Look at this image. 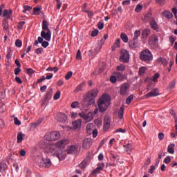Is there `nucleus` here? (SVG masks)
<instances>
[{
  "instance_id": "f257e3e1",
  "label": "nucleus",
  "mask_w": 177,
  "mask_h": 177,
  "mask_svg": "<svg viewBox=\"0 0 177 177\" xmlns=\"http://www.w3.org/2000/svg\"><path fill=\"white\" fill-rule=\"evenodd\" d=\"M110 106V97L106 94H103L102 96L98 100V107L101 113H104Z\"/></svg>"
},
{
  "instance_id": "f03ea898",
  "label": "nucleus",
  "mask_w": 177,
  "mask_h": 177,
  "mask_svg": "<svg viewBox=\"0 0 177 177\" xmlns=\"http://www.w3.org/2000/svg\"><path fill=\"white\" fill-rule=\"evenodd\" d=\"M41 27L43 30L41 32V37H42L45 41H50L52 39V32L50 29H49V23H48V21L43 20Z\"/></svg>"
},
{
  "instance_id": "7ed1b4c3",
  "label": "nucleus",
  "mask_w": 177,
  "mask_h": 177,
  "mask_svg": "<svg viewBox=\"0 0 177 177\" xmlns=\"http://www.w3.org/2000/svg\"><path fill=\"white\" fill-rule=\"evenodd\" d=\"M140 59L142 60V62H144V63H147V64H150L151 62H153V54L151 53V51L149 49H145L142 51H141L140 54Z\"/></svg>"
},
{
  "instance_id": "20e7f679",
  "label": "nucleus",
  "mask_w": 177,
  "mask_h": 177,
  "mask_svg": "<svg viewBox=\"0 0 177 177\" xmlns=\"http://www.w3.org/2000/svg\"><path fill=\"white\" fill-rule=\"evenodd\" d=\"M49 151L51 153V154H53V156L57 157L59 161H62L66 158V150L57 149L55 147H50Z\"/></svg>"
},
{
  "instance_id": "39448f33",
  "label": "nucleus",
  "mask_w": 177,
  "mask_h": 177,
  "mask_svg": "<svg viewBox=\"0 0 177 177\" xmlns=\"http://www.w3.org/2000/svg\"><path fill=\"white\" fill-rule=\"evenodd\" d=\"M44 138L46 140H57L60 139V133L59 131H52L46 134Z\"/></svg>"
},
{
  "instance_id": "423d86ee",
  "label": "nucleus",
  "mask_w": 177,
  "mask_h": 177,
  "mask_svg": "<svg viewBox=\"0 0 177 177\" xmlns=\"http://www.w3.org/2000/svg\"><path fill=\"white\" fill-rule=\"evenodd\" d=\"M120 60L122 63H128V62H129V51L126 49H122L120 51Z\"/></svg>"
},
{
  "instance_id": "0eeeda50",
  "label": "nucleus",
  "mask_w": 177,
  "mask_h": 177,
  "mask_svg": "<svg viewBox=\"0 0 177 177\" xmlns=\"http://www.w3.org/2000/svg\"><path fill=\"white\" fill-rule=\"evenodd\" d=\"M149 44L151 49H156V48H158V37H157L156 35L150 37L149 39Z\"/></svg>"
},
{
  "instance_id": "6e6552de",
  "label": "nucleus",
  "mask_w": 177,
  "mask_h": 177,
  "mask_svg": "<svg viewBox=\"0 0 177 177\" xmlns=\"http://www.w3.org/2000/svg\"><path fill=\"white\" fill-rule=\"evenodd\" d=\"M128 92H129V84H122L120 87V95H121V96H127Z\"/></svg>"
},
{
  "instance_id": "1a4fd4ad",
  "label": "nucleus",
  "mask_w": 177,
  "mask_h": 177,
  "mask_svg": "<svg viewBox=\"0 0 177 177\" xmlns=\"http://www.w3.org/2000/svg\"><path fill=\"white\" fill-rule=\"evenodd\" d=\"M80 117L83 118L86 122H89L93 120V113L89 112L87 114L84 112H81L79 113Z\"/></svg>"
},
{
  "instance_id": "9d476101",
  "label": "nucleus",
  "mask_w": 177,
  "mask_h": 177,
  "mask_svg": "<svg viewBox=\"0 0 177 177\" xmlns=\"http://www.w3.org/2000/svg\"><path fill=\"white\" fill-rule=\"evenodd\" d=\"M55 120H56L58 122L64 123L66 121H67V115L59 112L55 115Z\"/></svg>"
},
{
  "instance_id": "9b49d317",
  "label": "nucleus",
  "mask_w": 177,
  "mask_h": 177,
  "mask_svg": "<svg viewBox=\"0 0 177 177\" xmlns=\"http://www.w3.org/2000/svg\"><path fill=\"white\" fill-rule=\"evenodd\" d=\"M111 118L110 116H105L104 118V131H108L111 127Z\"/></svg>"
},
{
  "instance_id": "f8f14e48",
  "label": "nucleus",
  "mask_w": 177,
  "mask_h": 177,
  "mask_svg": "<svg viewBox=\"0 0 177 177\" xmlns=\"http://www.w3.org/2000/svg\"><path fill=\"white\" fill-rule=\"evenodd\" d=\"M39 165L43 168H49V167L52 165V162H50V159L49 158H43L40 162Z\"/></svg>"
},
{
  "instance_id": "ddd939ff",
  "label": "nucleus",
  "mask_w": 177,
  "mask_h": 177,
  "mask_svg": "<svg viewBox=\"0 0 177 177\" xmlns=\"http://www.w3.org/2000/svg\"><path fill=\"white\" fill-rule=\"evenodd\" d=\"M67 154H77L78 153V147L77 145H71L66 149Z\"/></svg>"
},
{
  "instance_id": "4468645a",
  "label": "nucleus",
  "mask_w": 177,
  "mask_h": 177,
  "mask_svg": "<svg viewBox=\"0 0 177 177\" xmlns=\"http://www.w3.org/2000/svg\"><path fill=\"white\" fill-rule=\"evenodd\" d=\"M97 93H99V91H97L96 88H94L87 93L86 97L95 99V97L97 96Z\"/></svg>"
},
{
  "instance_id": "2eb2a0df",
  "label": "nucleus",
  "mask_w": 177,
  "mask_h": 177,
  "mask_svg": "<svg viewBox=\"0 0 177 177\" xmlns=\"http://www.w3.org/2000/svg\"><path fill=\"white\" fill-rule=\"evenodd\" d=\"M69 141L67 139H64L58 141L57 142L55 143V146L57 149H60L62 147H64L66 145H68Z\"/></svg>"
},
{
  "instance_id": "dca6fc26",
  "label": "nucleus",
  "mask_w": 177,
  "mask_h": 177,
  "mask_svg": "<svg viewBox=\"0 0 177 177\" xmlns=\"http://www.w3.org/2000/svg\"><path fill=\"white\" fill-rule=\"evenodd\" d=\"M160 95V91L158 88H153L151 92L146 94V97H154Z\"/></svg>"
},
{
  "instance_id": "f3484780",
  "label": "nucleus",
  "mask_w": 177,
  "mask_h": 177,
  "mask_svg": "<svg viewBox=\"0 0 177 177\" xmlns=\"http://www.w3.org/2000/svg\"><path fill=\"white\" fill-rule=\"evenodd\" d=\"M92 146V139L91 138H86L83 141V149L88 150Z\"/></svg>"
},
{
  "instance_id": "a211bd4d",
  "label": "nucleus",
  "mask_w": 177,
  "mask_h": 177,
  "mask_svg": "<svg viewBox=\"0 0 177 177\" xmlns=\"http://www.w3.org/2000/svg\"><path fill=\"white\" fill-rule=\"evenodd\" d=\"M104 168V163H102V162L98 163L97 168L92 171V175H96V174H99L100 171H103Z\"/></svg>"
},
{
  "instance_id": "6ab92c4d",
  "label": "nucleus",
  "mask_w": 177,
  "mask_h": 177,
  "mask_svg": "<svg viewBox=\"0 0 177 177\" xmlns=\"http://www.w3.org/2000/svg\"><path fill=\"white\" fill-rule=\"evenodd\" d=\"M44 37H42V36L41 37H38V41L39 44H41V46L44 48H48V46H49V41L46 40L44 41Z\"/></svg>"
},
{
  "instance_id": "aec40b11",
  "label": "nucleus",
  "mask_w": 177,
  "mask_h": 177,
  "mask_svg": "<svg viewBox=\"0 0 177 177\" xmlns=\"http://www.w3.org/2000/svg\"><path fill=\"white\" fill-rule=\"evenodd\" d=\"M50 99H52V90L48 91L43 97V104H45L46 102H49Z\"/></svg>"
},
{
  "instance_id": "412c9836",
  "label": "nucleus",
  "mask_w": 177,
  "mask_h": 177,
  "mask_svg": "<svg viewBox=\"0 0 177 177\" xmlns=\"http://www.w3.org/2000/svg\"><path fill=\"white\" fill-rule=\"evenodd\" d=\"M114 74L118 81H125V80H127V76L125 75H122L120 72H115Z\"/></svg>"
},
{
  "instance_id": "4be33fe9",
  "label": "nucleus",
  "mask_w": 177,
  "mask_h": 177,
  "mask_svg": "<svg viewBox=\"0 0 177 177\" xmlns=\"http://www.w3.org/2000/svg\"><path fill=\"white\" fill-rule=\"evenodd\" d=\"M82 123V120L81 119H77L73 122V127L74 129H78L81 128V124Z\"/></svg>"
},
{
  "instance_id": "5701e85b",
  "label": "nucleus",
  "mask_w": 177,
  "mask_h": 177,
  "mask_svg": "<svg viewBox=\"0 0 177 177\" xmlns=\"http://www.w3.org/2000/svg\"><path fill=\"white\" fill-rule=\"evenodd\" d=\"M129 46L131 48V49H135V48H138V40L133 39L132 40L129 41Z\"/></svg>"
},
{
  "instance_id": "b1692460",
  "label": "nucleus",
  "mask_w": 177,
  "mask_h": 177,
  "mask_svg": "<svg viewBox=\"0 0 177 177\" xmlns=\"http://www.w3.org/2000/svg\"><path fill=\"white\" fill-rule=\"evenodd\" d=\"M149 21L153 30H157V28H158V25L157 24V22H156V20H154V18H150Z\"/></svg>"
},
{
  "instance_id": "393cba45",
  "label": "nucleus",
  "mask_w": 177,
  "mask_h": 177,
  "mask_svg": "<svg viewBox=\"0 0 177 177\" xmlns=\"http://www.w3.org/2000/svg\"><path fill=\"white\" fill-rule=\"evenodd\" d=\"M120 42H121V40L120 39H117L115 40V43L113 44L111 48L113 52H114V50H115L117 48H120Z\"/></svg>"
},
{
  "instance_id": "a878e982",
  "label": "nucleus",
  "mask_w": 177,
  "mask_h": 177,
  "mask_svg": "<svg viewBox=\"0 0 177 177\" xmlns=\"http://www.w3.org/2000/svg\"><path fill=\"white\" fill-rule=\"evenodd\" d=\"M11 15H12V10H10V11L8 10H4L3 12V17H7V19H10Z\"/></svg>"
},
{
  "instance_id": "bb28decb",
  "label": "nucleus",
  "mask_w": 177,
  "mask_h": 177,
  "mask_svg": "<svg viewBox=\"0 0 177 177\" xmlns=\"http://www.w3.org/2000/svg\"><path fill=\"white\" fill-rule=\"evenodd\" d=\"M88 164H89L88 163V160H84L79 165V167L82 169H85V168H86V167L88 166Z\"/></svg>"
},
{
  "instance_id": "cd10ccee",
  "label": "nucleus",
  "mask_w": 177,
  "mask_h": 177,
  "mask_svg": "<svg viewBox=\"0 0 177 177\" xmlns=\"http://www.w3.org/2000/svg\"><path fill=\"white\" fill-rule=\"evenodd\" d=\"M174 147H175V144H171L170 145H169L167 147L168 153H169L170 154H174V153H175Z\"/></svg>"
},
{
  "instance_id": "c85d7f7f",
  "label": "nucleus",
  "mask_w": 177,
  "mask_h": 177,
  "mask_svg": "<svg viewBox=\"0 0 177 177\" xmlns=\"http://www.w3.org/2000/svg\"><path fill=\"white\" fill-rule=\"evenodd\" d=\"M142 35L144 38H147L150 35V29H144Z\"/></svg>"
},
{
  "instance_id": "c756f323",
  "label": "nucleus",
  "mask_w": 177,
  "mask_h": 177,
  "mask_svg": "<svg viewBox=\"0 0 177 177\" xmlns=\"http://www.w3.org/2000/svg\"><path fill=\"white\" fill-rule=\"evenodd\" d=\"M158 62L161 63L162 66H167L168 64V61H167V59L164 57H160L158 59Z\"/></svg>"
},
{
  "instance_id": "7c9ffc66",
  "label": "nucleus",
  "mask_w": 177,
  "mask_h": 177,
  "mask_svg": "<svg viewBox=\"0 0 177 177\" xmlns=\"http://www.w3.org/2000/svg\"><path fill=\"white\" fill-rule=\"evenodd\" d=\"M120 38L123 41V42L126 43L128 42L129 39H128V35H127V34L122 32L120 34Z\"/></svg>"
},
{
  "instance_id": "2f4dec72",
  "label": "nucleus",
  "mask_w": 177,
  "mask_h": 177,
  "mask_svg": "<svg viewBox=\"0 0 177 177\" xmlns=\"http://www.w3.org/2000/svg\"><path fill=\"white\" fill-rule=\"evenodd\" d=\"M163 16H165V17H167V19H172L173 17L172 12L167 10L163 12Z\"/></svg>"
},
{
  "instance_id": "473e14b6",
  "label": "nucleus",
  "mask_w": 177,
  "mask_h": 177,
  "mask_svg": "<svg viewBox=\"0 0 177 177\" xmlns=\"http://www.w3.org/2000/svg\"><path fill=\"white\" fill-rule=\"evenodd\" d=\"M3 30H9V22L8 19H4L3 21Z\"/></svg>"
},
{
  "instance_id": "72a5a7b5",
  "label": "nucleus",
  "mask_w": 177,
  "mask_h": 177,
  "mask_svg": "<svg viewBox=\"0 0 177 177\" xmlns=\"http://www.w3.org/2000/svg\"><path fill=\"white\" fill-rule=\"evenodd\" d=\"M84 86V84H79L75 89L74 90V93H78V92H80L82 91V86Z\"/></svg>"
},
{
  "instance_id": "f704fd0d",
  "label": "nucleus",
  "mask_w": 177,
  "mask_h": 177,
  "mask_svg": "<svg viewBox=\"0 0 177 177\" xmlns=\"http://www.w3.org/2000/svg\"><path fill=\"white\" fill-rule=\"evenodd\" d=\"M158 78H160V74L156 73L151 77V80L153 81V82H157V81H158Z\"/></svg>"
},
{
  "instance_id": "c9c22d12",
  "label": "nucleus",
  "mask_w": 177,
  "mask_h": 177,
  "mask_svg": "<svg viewBox=\"0 0 177 177\" xmlns=\"http://www.w3.org/2000/svg\"><path fill=\"white\" fill-rule=\"evenodd\" d=\"M8 165L5 162L0 163V172H3L6 169Z\"/></svg>"
},
{
  "instance_id": "e433bc0d",
  "label": "nucleus",
  "mask_w": 177,
  "mask_h": 177,
  "mask_svg": "<svg viewBox=\"0 0 177 177\" xmlns=\"http://www.w3.org/2000/svg\"><path fill=\"white\" fill-rule=\"evenodd\" d=\"M118 117H119V118H120V120H122V118H123V117H124V108L120 107V109L118 111Z\"/></svg>"
},
{
  "instance_id": "4c0bfd02",
  "label": "nucleus",
  "mask_w": 177,
  "mask_h": 177,
  "mask_svg": "<svg viewBox=\"0 0 177 177\" xmlns=\"http://www.w3.org/2000/svg\"><path fill=\"white\" fill-rule=\"evenodd\" d=\"M22 141H23V133H19L17 134V142L21 143Z\"/></svg>"
},
{
  "instance_id": "58836bf2",
  "label": "nucleus",
  "mask_w": 177,
  "mask_h": 177,
  "mask_svg": "<svg viewBox=\"0 0 177 177\" xmlns=\"http://www.w3.org/2000/svg\"><path fill=\"white\" fill-rule=\"evenodd\" d=\"M133 100V95H129L126 100V104H129Z\"/></svg>"
},
{
  "instance_id": "ea45409f",
  "label": "nucleus",
  "mask_w": 177,
  "mask_h": 177,
  "mask_svg": "<svg viewBox=\"0 0 177 177\" xmlns=\"http://www.w3.org/2000/svg\"><path fill=\"white\" fill-rule=\"evenodd\" d=\"M140 37V30H136L134 32V37L133 39L138 40V38Z\"/></svg>"
},
{
  "instance_id": "a19ab883",
  "label": "nucleus",
  "mask_w": 177,
  "mask_h": 177,
  "mask_svg": "<svg viewBox=\"0 0 177 177\" xmlns=\"http://www.w3.org/2000/svg\"><path fill=\"white\" fill-rule=\"evenodd\" d=\"M22 45H23V42L21 40L17 39L15 41V46H17V48H21Z\"/></svg>"
},
{
  "instance_id": "79ce46f5",
  "label": "nucleus",
  "mask_w": 177,
  "mask_h": 177,
  "mask_svg": "<svg viewBox=\"0 0 177 177\" xmlns=\"http://www.w3.org/2000/svg\"><path fill=\"white\" fill-rule=\"evenodd\" d=\"M117 70L118 71H125V65L124 64H120L117 66Z\"/></svg>"
},
{
  "instance_id": "37998d69",
  "label": "nucleus",
  "mask_w": 177,
  "mask_h": 177,
  "mask_svg": "<svg viewBox=\"0 0 177 177\" xmlns=\"http://www.w3.org/2000/svg\"><path fill=\"white\" fill-rule=\"evenodd\" d=\"M73 77V71H69L66 75H65V80L68 81L69 79Z\"/></svg>"
},
{
  "instance_id": "c03bdc74",
  "label": "nucleus",
  "mask_w": 177,
  "mask_h": 177,
  "mask_svg": "<svg viewBox=\"0 0 177 177\" xmlns=\"http://www.w3.org/2000/svg\"><path fill=\"white\" fill-rule=\"evenodd\" d=\"M142 9H143V6H142V5L138 4L137 5L136 9H135V12H137L138 13H139L140 12L142 11Z\"/></svg>"
},
{
  "instance_id": "a18cd8bd",
  "label": "nucleus",
  "mask_w": 177,
  "mask_h": 177,
  "mask_svg": "<svg viewBox=\"0 0 177 177\" xmlns=\"http://www.w3.org/2000/svg\"><path fill=\"white\" fill-rule=\"evenodd\" d=\"M146 72V67H141L139 69V75H143Z\"/></svg>"
},
{
  "instance_id": "49530a36",
  "label": "nucleus",
  "mask_w": 177,
  "mask_h": 177,
  "mask_svg": "<svg viewBox=\"0 0 177 177\" xmlns=\"http://www.w3.org/2000/svg\"><path fill=\"white\" fill-rule=\"evenodd\" d=\"M110 82L112 84H115V82H117V76L111 75L110 77Z\"/></svg>"
},
{
  "instance_id": "de8ad7c7",
  "label": "nucleus",
  "mask_w": 177,
  "mask_h": 177,
  "mask_svg": "<svg viewBox=\"0 0 177 177\" xmlns=\"http://www.w3.org/2000/svg\"><path fill=\"white\" fill-rule=\"evenodd\" d=\"M6 59H11L12 58V50L8 48L7 50Z\"/></svg>"
},
{
  "instance_id": "09e8293b",
  "label": "nucleus",
  "mask_w": 177,
  "mask_h": 177,
  "mask_svg": "<svg viewBox=\"0 0 177 177\" xmlns=\"http://www.w3.org/2000/svg\"><path fill=\"white\" fill-rule=\"evenodd\" d=\"M54 100H58L60 99V91H57L53 97Z\"/></svg>"
},
{
  "instance_id": "8fccbe9b",
  "label": "nucleus",
  "mask_w": 177,
  "mask_h": 177,
  "mask_svg": "<svg viewBox=\"0 0 177 177\" xmlns=\"http://www.w3.org/2000/svg\"><path fill=\"white\" fill-rule=\"evenodd\" d=\"M76 59L77 60H82V57L81 56V50H78L76 55Z\"/></svg>"
},
{
  "instance_id": "3c124183",
  "label": "nucleus",
  "mask_w": 177,
  "mask_h": 177,
  "mask_svg": "<svg viewBox=\"0 0 177 177\" xmlns=\"http://www.w3.org/2000/svg\"><path fill=\"white\" fill-rule=\"evenodd\" d=\"M175 81H173L171 82L169 84V86H168V88L170 90V91H172V89L174 88H175Z\"/></svg>"
},
{
  "instance_id": "603ef678",
  "label": "nucleus",
  "mask_w": 177,
  "mask_h": 177,
  "mask_svg": "<svg viewBox=\"0 0 177 177\" xmlns=\"http://www.w3.org/2000/svg\"><path fill=\"white\" fill-rule=\"evenodd\" d=\"M97 34H99V30L97 29H95L94 30H93L91 32V37H96V35H97Z\"/></svg>"
},
{
  "instance_id": "864d4df0",
  "label": "nucleus",
  "mask_w": 177,
  "mask_h": 177,
  "mask_svg": "<svg viewBox=\"0 0 177 177\" xmlns=\"http://www.w3.org/2000/svg\"><path fill=\"white\" fill-rule=\"evenodd\" d=\"M43 51L44 48H42V47H40L35 50V53H37V55H41Z\"/></svg>"
},
{
  "instance_id": "5fc2aeb1",
  "label": "nucleus",
  "mask_w": 177,
  "mask_h": 177,
  "mask_svg": "<svg viewBox=\"0 0 177 177\" xmlns=\"http://www.w3.org/2000/svg\"><path fill=\"white\" fill-rule=\"evenodd\" d=\"M86 99H88V106H91V105H92L95 103V98H88V97H86Z\"/></svg>"
},
{
  "instance_id": "6e6d98bb",
  "label": "nucleus",
  "mask_w": 177,
  "mask_h": 177,
  "mask_svg": "<svg viewBox=\"0 0 177 177\" xmlns=\"http://www.w3.org/2000/svg\"><path fill=\"white\" fill-rule=\"evenodd\" d=\"M97 28L99 30H103V28H104V24H103V22H99L97 24Z\"/></svg>"
},
{
  "instance_id": "4d7b16f0",
  "label": "nucleus",
  "mask_w": 177,
  "mask_h": 177,
  "mask_svg": "<svg viewBox=\"0 0 177 177\" xmlns=\"http://www.w3.org/2000/svg\"><path fill=\"white\" fill-rule=\"evenodd\" d=\"M14 124L15 125H21V122H20V120H19V118H14Z\"/></svg>"
},
{
  "instance_id": "13d9d810",
  "label": "nucleus",
  "mask_w": 177,
  "mask_h": 177,
  "mask_svg": "<svg viewBox=\"0 0 177 177\" xmlns=\"http://www.w3.org/2000/svg\"><path fill=\"white\" fill-rule=\"evenodd\" d=\"M21 71V69H20V67H17L15 68L14 73L15 75H19L20 74V72Z\"/></svg>"
},
{
  "instance_id": "bf43d9fd",
  "label": "nucleus",
  "mask_w": 177,
  "mask_h": 177,
  "mask_svg": "<svg viewBox=\"0 0 177 177\" xmlns=\"http://www.w3.org/2000/svg\"><path fill=\"white\" fill-rule=\"evenodd\" d=\"M46 70L48 71H54V73H57L58 68L57 67H55V68L48 67Z\"/></svg>"
},
{
  "instance_id": "052dcab7",
  "label": "nucleus",
  "mask_w": 177,
  "mask_h": 177,
  "mask_svg": "<svg viewBox=\"0 0 177 177\" xmlns=\"http://www.w3.org/2000/svg\"><path fill=\"white\" fill-rule=\"evenodd\" d=\"M26 74L32 75V73H35V71H34L32 70V68H26Z\"/></svg>"
},
{
  "instance_id": "680f3d73",
  "label": "nucleus",
  "mask_w": 177,
  "mask_h": 177,
  "mask_svg": "<svg viewBox=\"0 0 177 177\" xmlns=\"http://www.w3.org/2000/svg\"><path fill=\"white\" fill-rule=\"evenodd\" d=\"M24 24H26V21H20L18 24V28H19V30L23 29V26H24Z\"/></svg>"
},
{
  "instance_id": "e2e57ef3",
  "label": "nucleus",
  "mask_w": 177,
  "mask_h": 177,
  "mask_svg": "<svg viewBox=\"0 0 177 177\" xmlns=\"http://www.w3.org/2000/svg\"><path fill=\"white\" fill-rule=\"evenodd\" d=\"M164 162H165V164H169V162H171V157L167 156L164 160Z\"/></svg>"
},
{
  "instance_id": "0e129e2a",
  "label": "nucleus",
  "mask_w": 177,
  "mask_h": 177,
  "mask_svg": "<svg viewBox=\"0 0 177 177\" xmlns=\"http://www.w3.org/2000/svg\"><path fill=\"white\" fill-rule=\"evenodd\" d=\"M154 169H156V167L154 165L151 166L150 169H149V174H154Z\"/></svg>"
},
{
  "instance_id": "69168bd1",
  "label": "nucleus",
  "mask_w": 177,
  "mask_h": 177,
  "mask_svg": "<svg viewBox=\"0 0 177 177\" xmlns=\"http://www.w3.org/2000/svg\"><path fill=\"white\" fill-rule=\"evenodd\" d=\"M78 106V102H73L71 106L72 107V109H75L77 106Z\"/></svg>"
},
{
  "instance_id": "338daca9",
  "label": "nucleus",
  "mask_w": 177,
  "mask_h": 177,
  "mask_svg": "<svg viewBox=\"0 0 177 177\" xmlns=\"http://www.w3.org/2000/svg\"><path fill=\"white\" fill-rule=\"evenodd\" d=\"M122 5L126 6V5H131V0H124L122 1Z\"/></svg>"
},
{
  "instance_id": "774afa93",
  "label": "nucleus",
  "mask_w": 177,
  "mask_h": 177,
  "mask_svg": "<svg viewBox=\"0 0 177 177\" xmlns=\"http://www.w3.org/2000/svg\"><path fill=\"white\" fill-rule=\"evenodd\" d=\"M57 1V9H60L62 8V3L60 2V0H56Z\"/></svg>"
}]
</instances>
